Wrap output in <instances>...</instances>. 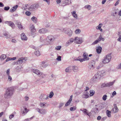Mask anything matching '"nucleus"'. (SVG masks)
Returning <instances> with one entry per match:
<instances>
[{
  "label": "nucleus",
  "mask_w": 121,
  "mask_h": 121,
  "mask_svg": "<svg viewBox=\"0 0 121 121\" xmlns=\"http://www.w3.org/2000/svg\"><path fill=\"white\" fill-rule=\"evenodd\" d=\"M54 94L53 92L52 91L50 92L49 94V95L48 97H49L50 98H51L53 96Z\"/></svg>",
  "instance_id": "a18cd8bd"
},
{
  "label": "nucleus",
  "mask_w": 121,
  "mask_h": 121,
  "mask_svg": "<svg viewBox=\"0 0 121 121\" xmlns=\"http://www.w3.org/2000/svg\"><path fill=\"white\" fill-rule=\"evenodd\" d=\"M88 54L86 52H84L83 55V57L86 60H89V58L88 57Z\"/></svg>",
  "instance_id": "393cba45"
},
{
  "label": "nucleus",
  "mask_w": 121,
  "mask_h": 121,
  "mask_svg": "<svg viewBox=\"0 0 121 121\" xmlns=\"http://www.w3.org/2000/svg\"><path fill=\"white\" fill-rule=\"evenodd\" d=\"M74 41H75V39H74L73 38H71L69 40V41L70 42V43H71Z\"/></svg>",
  "instance_id": "8fccbe9b"
},
{
  "label": "nucleus",
  "mask_w": 121,
  "mask_h": 121,
  "mask_svg": "<svg viewBox=\"0 0 121 121\" xmlns=\"http://www.w3.org/2000/svg\"><path fill=\"white\" fill-rule=\"evenodd\" d=\"M16 59V57H14L13 58L8 57L6 60V62H7L10 60H14Z\"/></svg>",
  "instance_id": "c756f323"
},
{
  "label": "nucleus",
  "mask_w": 121,
  "mask_h": 121,
  "mask_svg": "<svg viewBox=\"0 0 121 121\" xmlns=\"http://www.w3.org/2000/svg\"><path fill=\"white\" fill-rule=\"evenodd\" d=\"M101 77L104 75L105 74V72L104 71L102 70L98 72Z\"/></svg>",
  "instance_id": "bb28decb"
},
{
  "label": "nucleus",
  "mask_w": 121,
  "mask_h": 121,
  "mask_svg": "<svg viewBox=\"0 0 121 121\" xmlns=\"http://www.w3.org/2000/svg\"><path fill=\"white\" fill-rule=\"evenodd\" d=\"M4 36L6 37V38H9L10 37V35L7 33L4 34Z\"/></svg>",
  "instance_id": "09e8293b"
},
{
  "label": "nucleus",
  "mask_w": 121,
  "mask_h": 121,
  "mask_svg": "<svg viewBox=\"0 0 121 121\" xmlns=\"http://www.w3.org/2000/svg\"><path fill=\"white\" fill-rule=\"evenodd\" d=\"M27 60V58L26 57H20L18 59V60L17 61V64L18 65L21 64L23 63H25L26 62Z\"/></svg>",
  "instance_id": "7ed1b4c3"
},
{
  "label": "nucleus",
  "mask_w": 121,
  "mask_h": 121,
  "mask_svg": "<svg viewBox=\"0 0 121 121\" xmlns=\"http://www.w3.org/2000/svg\"><path fill=\"white\" fill-rule=\"evenodd\" d=\"M21 38L22 39L26 40L27 39V38L25 35L24 33H22L21 35Z\"/></svg>",
  "instance_id": "5701e85b"
},
{
  "label": "nucleus",
  "mask_w": 121,
  "mask_h": 121,
  "mask_svg": "<svg viewBox=\"0 0 121 121\" xmlns=\"http://www.w3.org/2000/svg\"><path fill=\"white\" fill-rule=\"evenodd\" d=\"M80 110L82 111L85 115H87L89 117H90L91 115V112H89L88 110L86 109H81Z\"/></svg>",
  "instance_id": "39448f33"
},
{
  "label": "nucleus",
  "mask_w": 121,
  "mask_h": 121,
  "mask_svg": "<svg viewBox=\"0 0 121 121\" xmlns=\"http://www.w3.org/2000/svg\"><path fill=\"white\" fill-rule=\"evenodd\" d=\"M70 44V42L69 40L68 42H66L65 45L66 46H68Z\"/></svg>",
  "instance_id": "0e129e2a"
},
{
  "label": "nucleus",
  "mask_w": 121,
  "mask_h": 121,
  "mask_svg": "<svg viewBox=\"0 0 121 121\" xmlns=\"http://www.w3.org/2000/svg\"><path fill=\"white\" fill-rule=\"evenodd\" d=\"M39 74V75H38L39 76L42 78H45L46 75V74H44L43 73L41 72H40Z\"/></svg>",
  "instance_id": "cd10ccee"
},
{
  "label": "nucleus",
  "mask_w": 121,
  "mask_h": 121,
  "mask_svg": "<svg viewBox=\"0 0 121 121\" xmlns=\"http://www.w3.org/2000/svg\"><path fill=\"white\" fill-rule=\"evenodd\" d=\"M118 109L116 106L114 107L111 110V111L114 113H115L118 112Z\"/></svg>",
  "instance_id": "b1692460"
},
{
  "label": "nucleus",
  "mask_w": 121,
  "mask_h": 121,
  "mask_svg": "<svg viewBox=\"0 0 121 121\" xmlns=\"http://www.w3.org/2000/svg\"><path fill=\"white\" fill-rule=\"evenodd\" d=\"M39 32L41 34L46 33L48 32V30L46 29H41L39 30Z\"/></svg>",
  "instance_id": "f3484780"
},
{
  "label": "nucleus",
  "mask_w": 121,
  "mask_h": 121,
  "mask_svg": "<svg viewBox=\"0 0 121 121\" xmlns=\"http://www.w3.org/2000/svg\"><path fill=\"white\" fill-rule=\"evenodd\" d=\"M39 4H38L35 3L30 6L29 8V10H33L37 9L39 7Z\"/></svg>",
  "instance_id": "20e7f679"
},
{
  "label": "nucleus",
  "mask_w": 121,
  "mask_h": 121,
  "mask_svg": "<svg viewBox=\"0 0 121 121\" xmlns=\"http://www.w3.org/2000/svg\"><path fill=\"white\" fill-rule=\"evenodd\" d=\"M6 56L4 54H3L0 56V58L1 60H4L6 58Z\"/></svg>",
  "instance_id": "e433bc0d"
},
{
  "label": "nucleus",
  "mask_w": 121,
  "mask_h": 121,
  "mask_svg": "<svg viewBox=\"0 0 121 121\" xmlns=\"http://www.w3.org/2000/svg\"><path fill=\"white\" fill-rule=\"evenodd\" d=\"M61 48V46H56L55 48V50H60Z\"/></svg>",
  "instance_id": "de8ad7c7"
},
{
  "label": "nucleus",
  "mask_w": 121,
  "mask_h": 121,
  "mask_svg": "<svg viewBox=\"0 0 121 121\" xmlns=\"http://www.w3.org/2000/svg\"><path fill=\"white\" fill-rule=\"evenodd\" d=\"M75 39L76 42L77 43L81 44L83 42L81 38H78L76 37H75Z\"/></svg>",
  "instance_id": "4468645a"
},
{
  "label": "nucleus",
  "mask_w": 121,
  "mask_h": 121,
  "mask_svg": "<svg viewBox=\"0 0 121 121\" xmlns=\"http://www.w3.org/2000/svg\"><path fill=\"white\" fill-rule=\"evenodd\" d=\"M95 93V91L93 90H91L90 91V96H92Z\"/></svg>",
  "instance_id": "a19ab883"
},
{
  "label": "nucleus",
  "mask_w": 121,
  "mask_h": 121,
  "mask_svg": "<svg viewBox=\"0 0 121 121\" xmlns=\"http://www.w3.org/2000/svg\"><path fill=\"white\" fill-rule=\"evenodd\" d=\"M29 111V109H27V108L24 106L23 107V108L21 109V112L22 114V115L23 116H24Z\"/></svg>",
  "instance_id": "6e6552de"
},
{
  "label": "nucleus",
  "mask_w": 121,
  "mask_h": 121,
  "mask_svg": "<svg viewBox=\"0 0 121 121\" xmlns=\"http://www.w3.org/2000/svg\"><path fill=\"white\" fill-rule=\"evenodd\" d=\"M16 24L19 29H22L23 28V27L20 22H18L16 23Z\"/></svg>",
  "instance_id": "7c9ffc66"
},
{
  "label": "nucleus",
  "mask_w": 121,
  "mask_h": 121,
  "mask_svg": "<svg viewBox=\"0 0 121 121\" xmlns=\"http://www.w3.org/2000/svg\"><path fill=\"white\" fill-rule=\"evenodd\" d=\"M48 96L44 94L41 95L39 97L40 99L42 101L48 99Z\"/></svg>",
  "instance_id": "9b49d317"
},
{
  "label": "nucleus",
  "mask_w": 121,
  "mask_h": 121,
  "mask_svg": "<svg viewBox=\"0 0 121 121\" xmlns=\"http://www.w3.org/2000/svg\"><path fill=\"white\" fill-rule=\"evenodd\" d=\"M106 83H103L101 85V87H104L106 86Z\"/></svg>",
  "instance_id": "e2e57ef3"
},
{
  "label": "nucleus",
  "mask_w": 121,
  "mask_h": 121,
  "mask_svg": "<svg viewBox=\"0 0 121 121\" xmlns=\"http://www.w3.org/2000/svg\"><path fill=\"white\" fill-rule=\"evenodd\" d=\"M72 69L74 72H77L78 70V68L76 66H72Z\"/></svg>",
  "instance_id": "c85d7f7f"
},
{
  "label": "nucleus",
  "mask_w": 121,
  "mask_h": 121,
  "mask_svg": "<svg viewBox=\"0 0 121 121\" xmlns=\"http://www.w3.org/2000/svg\"><path fill=\"white\" fill-rule=\"evenodd\" d=\"M71 13L73 16L76 19H78L77 15L76 13V12L75 11L72 12H71Z\"/></svg>",
  "instance_id": "a878e982"
},
{
  "label": "nucleus",
  "mask_w": 121,
  "mask_h": 121,
  "mask_svg": "<svg viewBox=\"0 0 121 121\" xmlns=\"http://www.w3.org/2000/svg\"><path fill=\"white\" fill-rule=\"evenodd\" d=\"M81 30L79 29H77L75 31V32L76 34H78L80 33Z\"/></svg>",
  "instance_id": "49530a36"
},
{
  "label": "nucleus",
  "mask_w": 121,
  "mask_h": 121,
  "mask_svg": "<svg viewBox=\"0 0 121 121\" xmlns=\"http://www.w3.org/2000/svg\"><path fill=\"white\" fill-rule=\"evenodd\" d=\"M102 26V24H100L98 26L96 27V29L97 30L100 29Z\"/></svg>",
  "instance_id": "37998d69"
},
{
  "label": "nucleus",
  "mask_w": 121,
  "mask_h": 121,
  "mask_svg": "<svg viewBox=\"0 0 121 121\" xmlns=\"http://www.w3.org/2000/svg\"><path fill=\"white\" fill-rule=\"evenodd\" d=\"M101 77L98 73H97L92 78V81H95L96 80H99Z\"/></svg>",
  "instance_id": "1a4fd4ad"
},
{
  "label": "nucleus",
  "mask_w": 121,
  "mask_h": 121,
  "mask_svg": "<svg viewBox=\"0 0 121 121\" xmlns=\"http://www.w3.org/2000/svg\"><path fill=\"white\" fill-rule=\"evenodd\" d=\"M46 38L47 42L48 43L52 42L55 39L54 37L53 36L51 35L48 36Z\"/></svg>",
  "instance_id": "0eeeda50"
},
{
  "label": "nucleus",
  "mask_w": 121,
  "mask_h": 121,
  "mask_svg": "<svg viewBox=\"0 0 121 121\" xmlns=\"http://www.w3.org/2000/svg\"><path fill=\"white\" fill-rule=\"evenodd\" d=\"M115 80H114L112 82H110L109 83H106V86L107 87H109L111 86H112L113 85L114 83V82Z\"/></svg>",
  "instance_id": "2f4dec72"
},
{
  "label": "nucleus",
  "mask_w": 121,
  "mask_h": 121,
  "mask_svg": "<svg viewBox=\"0 0 121 121\" xmlns=\"http://www.w3.org/2000/svg\"><path fill=\"white\" fill-rule=\"evenodd\" d=\"M40 41L43 43V45H46L48 44L46 40V38L45 39L43 37H41L40 39Z\"/></svg>",
  "instance_id": "2eb2a0df"
},
{
  "label": "nucleus",
  "mask_w": 121,
  "mask_h": 121,
  "mask_svg": "<svg viewBox=\"0 0 121 121\" xmlns=\"http://www.w3.org/2000/svg\"><path fill=\"white\" fill-rule=\"evenodd\" d=\"M106 113L107 115L108 116V117H111V112L110 111L108 110H107L106 111Z\"/></svg>",
  "instance_id": "c9c22d12"
},
{
  "label": "nucleus",
  "mask_w": 121,
  "mask_h": 121,
  "mask_svg": "<svg viewBox=\"0 0 121 121\" xmlns=\"http://www.w3.org/2000/svg\"><path fill=\"white\" fill-rule=\"evenodd\" d=\"M34 53L37 56H39L40 55V52L38 51H35L34 52Z\"/></svg>",
  "instance_id": "ea45409f"
},
{
  "label": "nucleus",
  "mask_w": 121,
  "mask_h": 121,
  "mask_svg": "<svg viewBox=\"0 0 121 121\" xmlns=\"http://www.w3.org/2000/svg\"><path fill=\"white\" fill-rule=\"evenodd\" d=\"M32 72L36 74L37 75H39L40 72L37 69H32Z\"/></svg>",
  "instance_id": "a211bd4d"
},
{
  "label": "nucleus",
  "mask_w": 121,
  "mask_h": 121,
  "mask_svg": "<svg viewBox=\"0 0 121 121\" xmlns=\"http://www.w3.org/2000/svg\"><path fill=\"white\" fill-rule=\"evenodd\" d=\"M36 110L39 113L42 115H45L47 112L46 109L43 108L40 109L39 108H38L36 109Z\"/></svg>",
  "instance_id": "423d86ee"
},
{
  "label": "nucleus",
  "mask_w": 121,
  "mask_h": 121,
  "mask_svg": "<svg viewBox=\"0 0 121 121\" xmlns=\"http://www.w3.org/2000/svg\"><path fill=\"white\" fill-rule=\"evenodd\" d=\"M10 9V7L9 6L5 7L4 8V9L6 11Z\"/></svg>",
  "instance_id": "4d7b16f0"
},
{
  "label": "nucleus",
  "mask_w": 121,
  "mask_h": 121,
  "mask_svg": "<svg viewBox=\"0 0 121 121\" xmlns=\"http://www.w3.org/2000/svg\"><path fill=\"white\" fill-rule=\"evenodd\" d=\"M41 65L42 67H45L47 66V65H45V62H42Z\"/></svg>",
  "instance_id": "bf43d9fd"
},
{
  "label": "nucleus",
  "mask_w": 121,
  "mask_h": 121,
  "mask_svg": "<svg viewBox=\"0 0 121 121\" xmlns=\"http://www.w3.org/2000/svg\"><path fill=\"white\" fill-rule=\"evenodd\" d=\"M89 93L87 92L84 93V94L82 95V97L83 98H87L89 97Z\"/></svg>",
  "instance_id": "4be33fe9"
},
{
  "label": "nucleus",
  "mask_w": 121,
  "mask_h": 121,
  "mask_svg": "<svg viewBox=\"0 0 121 121\" xmlns=\"http://www.w3.org/2000/svg\"><path fill=\"white\" fill-rule=\"evenodd\" d=\"M85 59L84 58L82 59H78L77 60L81 62H82L83 61L85 60H85Z\"/></svg>",
  "instance_id": "3c124183"
},
{
  "label": "nucleus",
  "mask_w": 121,
  "mask_h": 121,
  "mask_svg": "<svg viewBox=\"0 0 121 121\" xmlns=\"http://www.w3.org/2000/svg\"><path fill=\"white\" fill-rule=\"evenodd\" d=\"M97 39L99 42L101 40H102L103 41H104L105 39L104 38H102V36L101 35H100L99 38H98Z\"/></svg>",
  "instance_id": "f704fd0d"
},
{
  "label": "nucleus",
  "mask_w": 121,
  "mask_h": 121,
  "mask_svg": "<svg viewBox=\"0 0 121 121\" xmlns=\"http://www.w3.org/2000/svg\"><path fill=\"white\" fill-rule=\"evenodd\" d=\"M5 23L7 24L8 25L11 27L13 29L14 28L15 26L14 24L12 21H5Z\"/></svg>",
  "instance_id": "ddd939ff"
},
{
  "label": "nucleus",
  "mask_w": 121,
  "mask_h": 121,
  "mask_svg": "<svg viewBox=\"0 0 121 121\" xmlns=\"http://www.w3.org/2000/svg\"><path fill=\"white\" fill-rule=\"evenodd\" d=\"M31 20L34 22L36 23L37 22V19L36 17L33 16L31 18Z\"/></svg>",
  "instance_id": "4c0bfd02"
},
{
  "label": "nucleus",
  "mask_w": 121,
  "mask_h": 121,
  "mask_svg": "<svg viewBox=\"0 0 121 121\" xmlns=\"http://www.w3.org/2000/svg\"><path fill=\"white\" fill-rule=\"evenodd\" d=\"M14 116V115L13 114H12L10 115L9 116V118L10 119H11L13 118Z\"/></svg>",
  "instance_id": "338daca9"
},
{
  "label": "nucleus",
  "mask_w": 121,
  "mask_h": 121,
  "mask_svg": "<svg viewBox=\"0 0 121 121\" xmlns=\"http://www.w3.org/2000/svg\"><path fill=\"white\" fill-rule=\"evenodd\" d=\"M72 69L71 66L65 69V71L66 72H69L71 71Z\"/></svg>",
  "instance_id": "473e14b6"
},
{
  "label": "nucleus",
  "mask_w": 121,
  "mask_h": 121,
  "mask_svg": "<svg viewBox=\"0 0 121 121\" xmlns=\"http://www.w3.org/2000/svg\"><path fill=\"white\" fill-rule=\"evenodd\" d=\"M96 51L98 54H100L101 52L102 48L100 46H98L96 48Z\"/></svg>",
  "instance_id": "412c9836"
},
{
  "label": "nucleus",
  "mask_w": 121,
  "mask_h": 121,
  "mask_svg": "<svg viewBox=\"0 0 121 121\" xmlns=\"http://www.w3.org/2000/svg\"><path fill=\"white\" fill-rule=\"evenodd\" d=\"M117 40L118 41L121 42V36L119 37V38L117 39Z\"/></svg>",
  "instance_id": "774afa93"
},
{
  "label": "nucleus",
  "mask_w": 121,
  "mask_h": 121,
  "mask_svg": "<svg viewBox=\"0 0 121 121\" xmlns=\"http://www.w3.org/2000/svg\"><path fill=\"white\" fill-rule=\"evenodd\" d=\"M117 69H121V63L117 67Z\"/></svg>",
  "instance_id": "13d9d810"
},
{
  "label": "nucleus",
  "mask_w": 121,
  "mask_h": 121,
  "mask_svg": "<svg viewBox=\"0 0 121 121\" xmlns=\"http://www.w3.org/2000/svg\"><path fill=\"white\" fill-rule=\"evenodd\" d=\"M76 108L75 106L71 107L70 108V110L71 111H73L75 110Z\"/></svg>",
  "instance_id": "c03bdc74"
},
{
  "label": "nucleus",
  "mask_w": 121,
  "mask_h": 121,
  "mask_svg": "<svg viewBox=\"0 0 121 121\" xmlns=\"http://www.w3.org/2000/svg\"><path fill=\"white\" fill-rule=\"evenodd\" d=\"M6 73L8 76L10 75V69H8L6 71Z\"/></svg>",
  "instance_id": "052dcab7"
},
{
  "label": "nucleus",
  "mask_w": 121,
  "mask_h": 121,
  "mask_svg": "<svg viewBox=\"0 0 121 121\" xmlns=\"http://www.w3.org/2000/svg\"><path fill=\"white\" fill-rule=\"evenodd\" d=\"M18 7V5H16L13 7L10 10V12L11 13H13L15 11L17 8Z\"/></svg>",
  "instance_id": "6ab92c4d"
},
{
  "label": "nucleus",
  "mask_w": 121,
  "mask_h": 121,
  "mask_svg": "<svg viewBox=\"0 0 121 121\" xmlns=\"http://www.w3.org/2000/svg\"><path fill=\"white\" fill-rule=\"evenodd\" d=\"M111 54L106 55L104 57V58L102 62L103 63L106 64L109 62L111 60Z\"/></svg>",
  "instance_id": "f03ea898"
},
{
  "label": "nucleus",
  "mask_w": 121,
  "mask_h": 121,
  "mask_svg": "<svg viewBox=\"0 0 121 121\" xmlns=\"http://www.w3.org/2000/svg\"><path fill=\"white\" fill-rule=\"evenodd\" d=\"M95 68L94 66L92 64H90L89 65V68L91 70H93Z\"/></svg>",
  "instance_id": "58836bf2"
},
{
  "label": "nucleus",
  "mask_w": 121,
  "mask_h": 121,
  "mask_svg": "<svg viewBox=\"0 0 121 121\" xmlns=\"http://www.w3.org/2000/svg\"><path fill=\"white\" fill-rule=\"evenodd\" d=\"M99 42L98 39L97 40H95L94 42H93L92 44V45H94L95 44H97L98 42Z\"/></svg>",
  "instance_id": "5fc2aeb1"
},
{
  "label": "nucleus",
  "mask_w": 121,
  "mask_h": 121,
  "mask_svg": "<svg viewBox=\"0 0 121 121\" xmlns=\"http://www.w3.org/2000/svg\"><path fill=\"white\" fill-rule=\"evenodd\" d=\"M73 95H71L69 99V100L65 104V106H68L70 103L71 101L72 100V98L73 97Z\"/></svg>",
  "instance_id": "aec40b11"
},
{
  "label": "nucleus",
  "mask_w": 121,
  "mask_h": 121,
  "mask_svg": "<svg viewBox=\"0 0 121 121\" xmlns=\"http://www.w3.org/2000/svg\"><path fill=\"white\" fill-rule=\"evenodd\" d=\"M107 98V96L106 95H104L102 97L104 101Z\"/></svg>",
  "instance_id": "603ef678"
},
{
  "label": "nucleus",
  "mask_w": 121,
  "mask_h": 121,
  "mask_svg": "<svg viewBox=\"0 0 121 121\" xmlns=\"http://www.w3.org/2000/svg\"><path fill=\"white\" fill-rule=\"evenodd\" d=\"M31 30V34L33 35L35 32V29L34 25H32L30 28Z\"/></svg>",
  "instance_id": "dca6fc26"
},
{
  "label": "nucleus",
  "mask_w": 121,
  "mask_h": 121,
  "mask_svg": "<svg viewBox=\"0 0 121 121\" xmlns=\"http://www.w3.org/2000/svg\"><path fill=\"white\" fill-rule=\"evenodd\" d=\"M27 16H30L31 14L30 12L29 11H26L25 12Z\"/></svg>",
  "instance_id": "6e6d98bb"
},
{
  "label": "nucleus",
  "mask_w": 121,
  "mask_h": 121,
  "mask_svg": "<svg viewBox=\"0 0 121 121\" xmlns=\"http://www.w3.org/2000/svg\"><path fill=\"white\" fill-rule=\"evenodd\" d=\"M46 104V103L45 102L40 103L39 104V105L41 107L44 108L46 106L45 104Z\"/></svg>",
  "instance_id": "72a5a7b5"
},
{
  "label": "nucleus",
  "mask_w": 121,
  "mask_h": 121,
  "mask_svg": "<svg viewBox=\"0 0 121 121\" xmlns=\"http://www.w3.org/2000/svg\"><path fill=\"white\" fill-rule=\"evenodd\" d=\"M120 2L119 0H118L117 2H116L115 4V6H116L118 5L119 4V2Z\"/></svg>",
  "instance_id": "69168bd1"
},
{
  "label": "nucleus",
  "mask_w": 121,
  "mask_h": 121,
  "mask_svg": "<svg viewBox=\"0 0 121 121\" xmlns=\"http://www.w3.org/2000/svg\"><path fill=\"white\" fill-rule=\"evenodd\" d=\"M61 56H59L56 59L57 60L59 61H60L61 60Z\"/></svg>",
  "instance_id": "680f3d73"
},
{
  "label": "nucleus",
  "mask_w": 121,
  "mask_h": 121,
  "mask_svg": "<svg viewBox=\"0 0 121 121\" xmlns=\"http://www.w3.org/2000/svg\"><path fill=\"white\" fill-rule=\"evenodd\" d=\"M84 8L86 9H87L89 10H90L91 8V6L90 5H86L84 6Z\"/></svg>",
  "instance_id": "79ce46f5"
},
{
  "label": "nucleus",
  "mask_w": 121,
  "mask_h": 121,
  "mask_svg": "<svg viewBox=\"0 0 121 121\" xmlns=\"http://www.w3.org/2000/svg\"><path fill=\"white\" fill-rule=\"evenodd\" d=\"M8 80L9 81H11L12 80V78L11 77L10 75L8 76Z\"/></svg>",
  "instance_id": "864d4df0"
},
{
  "label": "nucleus",
  "mask_w": 121,
  "mask_h": 121,
  "mask_svg": "<svg viewBox=\"0 0 121 121\" xmlns=\"http://www.w3.org/2000/svg\"><path fill=\"white\" fill-rule=\"evenodd\" d=\"M71 3V0H63L62 5L63 6H64L69 4Z\"/></svg>",
  "instance_id": "f8f14e48"
},
{
  "label": "nucleus",
  "mask_w": 121,
  "mask_h": 121,
  "mask_svg": "<svg viewBox=\"0 0 121 121\" xmlns=\"http://www.w3.org/2000/svg\"><path fill=\"white\" fill-rule=\"evenodd\" d=\"M14 92L13 89L11 87L7 89L4 93V97L6 99L10 98L13 95Z\"/></svg>",
  "instance_id": "f257e3e1"
},
{
  "label": "nucleus",
  "mask_w": 121,
  "mask_h": 121,
  "mask_svg": "<svg viewBox=\"0 0 121 121\" xmlns=\"http://www.w3.org/2000/svg\"><path fill=\"white\" fill-rule=\"evenodd\" d=\"M63 32L67 34L69 36H70L72 35V30L69 29H64Z\"/></svg>",
  "instance_id": "9d476101"
}]
</instances>
